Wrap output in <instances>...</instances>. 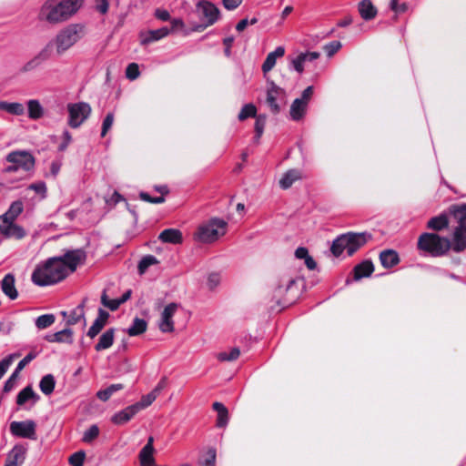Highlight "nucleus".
Returning <instances> with one entry per match:
<instances>
[{
  "label": "nucleus",
  "mask_w": 466,
  "mask_h": 466,
  "mask_svg": "<svg viewBox=\"0 0 466 466\" xmlns=\"http://www.w3.org/2000/svg\"><path fill=\"white\" fill-rule=\"evenodd\" d=\"M85 259L86 253L81 249L69 250L63 256L49 258L35 267L31 279L39 287L56 284L73 273Z\"/></svg>",
  "instance_id": "nucleus-1"
},
{
  "label": "nucleus",
  "mask_w": 466,
  "mask_h": 466,
  "mask_svg": "<svg viewBox=\"0 0 466 466\" xmlns=\"http://www.w3.org/2000/svg\"><path fill=\"white\" fill-rule=\"evenodd\" d=\"M83 4L84 0H46L39 17L52 25L65 22L76 15Z\"/></svg>",
  "instance_id": "nucleus-2"
},
{
  "label": "nucleus",
  "mask_w": 466,
  "mask_h": 466,
  "mask_svg": "<svg viewBox=\"0 0 466 466\" xmlns=\"http://www.w3.org/2000/svg\"><path fill=\"white\" fill-rule=\"evenodd\" d=\"M23 203L14 201L8 210L0 216V232L5 238L21 239L25 236V229L15 223L16 218L23 212Z\"/></svg>",
  "instance_id": "nucleus-3"
},
{
  "label": "nucleus",
  "mask_w": 466,
  "mask_h": 466,
  "mask_svg": "<svg viewBox=\"0 0 466 466\" xmlns=\"http://www.w3.org/2000/svg\"><path fill=\"white\" fill-rule=\"evenodd\" d=\"M370 238L371 236L366 232H348L339 236L333 240L330 250L335 257H339L343 251H346L349 256H352L359 248L364 246Z\"/></svg>",
  "instance_id": "nucleus-4"
},
{
  "label": "nucleus",
  "mask_w": 466,
  "mask_h": 466,
  "mask_svg": "<svg viewBox=\"0 0 466 466\" xmlns=\"http://www.w3.org/2000/svg\"><path fill=\"white\" fill-rule=\"evenodd\" d=\"M418 248L432 257H441L448 253L451 244L448 238L436 233H422L417 243Z\"/></svg>",
  "instance_id": "nucleus-5"
},
{
  "label": "nucleus",
  "mask_w": 466,
  "mask_h": 466,
  "mask_svg": "<svg viewBox=\"0 0 466 466\" xmlns=\"http://www.w3.org/2000/svg\"><path fill=\"white\" fill-rule=\"evenodd\" d=\"M228 223L220 218H211L199 226L197 238L204 243H212L224 236L227 232Z\"/></svg>",
  "instance_id": "nucleus-6"
},
{
  "label": "nucleus",
  "mask_w": 466,
  "mask_h": 466,
  "mask_svg": "<svg viewBox=\"0 0 466 466\" xmlns=\"http://www.w3.org/2000/svg\"><path fill=\"white\" fill-rule=\"evenodd\" d=\"M67 124L72 128L79 127L90 116L91 106L86 102L70 103L67 105Z\"/></svg>",
  "instance_id": "nucleus-7"
},
{
  "label": "nucleus",
  "mask_w": 466,
  "mask_h": 466,
  "mask_svg": "<svg viewBox=\"0 0 466 466\" xmlns=\"http://www.w3.org/2000/svg\"><path fill=\"white\" fill-rule=\"evenodd\" d=\"M6 161L15 164L18 170L25 172L33 171L35 165V157L26 150H15L7 154Z\"/></svg>",
  "instance_id": "nucleus-8"
},
{
  "label": "nucleus",
  "mask_w": 466,
  "mask_h": 466,
  "mask_svg": "<svg viewBox=\"0 0 466 466\" xmlns=\"http://www.w3.org/2000/svg\"><path fill=\"white\" fill-rule=\"evenodd\" d=\"M10 432L16 437L36 440V424L32 420L13 421L10 424Z\"/></svg>",
  "instance_id": "nucleus-9"
},
{
  "label": "nucleus",
  "mask_w": 466,
  "mask_h": 466,
  "mask_svg": "<svg viewBox=\"0 0 466 466\" xmlns=\"http://www.w3.org/2000/svg\"><path fill=\"white\" fill-rule=\"evenodd\" d=\"M80 37L78 31H60L52 43L56 52L61 54L70 48Z\"/></svg>",
  "instance_id": "nucleus-10"
},
{
  "label": "nucleus",
  "mask_w": 466,
  "mask_h": 466,
  "mask_svg": "<svg viewBox=\"0 0 466 466\" xmlns=\"http://www.w3.org/2000/svg\"><path fill=\"white\" fill-rule=\"evenodd\" d=\"M177 308L178 305L177 303H169L164 308L158 323V328L162 332L169 333L174 331L173 317Z\"/></svg>",
  "instance_id": "nucleus-11"
},
{
  "label": "nucleus",
  "mask_w": 466,
  "mask_h": 466,
  "mask_svg": "<svg viewBox=\"0 0 466 466\" xmlns=\"http://www.w3.org/2000/svg\"><path fill=\"white\" fill-rule=\"evenodd\" d=\"M284 94L285 92L282 88L279 87L274 83L270 84V86L267 91L266 102L271 113L278 114L280 111V106L278 104V100L283 98Z\"/></svg>",
  "instance_id": "nucleus-12"
},
{
  "label": "nucleus",
  "mask_w": 466,
  "mask_h": 466,
  "mask_svg": "<svg viewBox=\"0 0 466 466\" xmlns=\"http://www.w3.org/2000/svg\"><path fill=\"white\" fill-rule=\"evenodd\" d=\"M27 447L23 444H17L8 452L4 466H21L25 459Z\"/></svg>",
  "instance_id": "nucleus-13"
},
{
  "label": "nucleus",
  "mask_w": 466,
  "mask_h": 466,
  "mask_svg": "<svg viewBox=\"0 0 466 466\" xmlns=\"http://www.w3.org/2000/svg\"><path fill=\"white\" fill-rule=\"evenodd\" d=\"M213 5V3L207 0H200L196 4L195 15L199 22V25L196 29H198L199 27H208V18L209 17Z\"/></svg>",
  "instance_id": "nucleus-14"
},
{
  "label": "nucleus",
  "mask_w": 466,
  "mask_h": 466,
  "mask_svg": "<svg viewBox=\"0 0 466 466\" xmlns=\"http://www.w3.org/2000/svg\"><path fill=\"white\" fill-rule=\"evenodd\" d=\"M108 318L109 313L103 309H99L97 317L94 320L92 326L89 328L86 335L89 338L94 339L96 335L100 333V331L106 326Z\"/></svg>",
  "instance_id": "nucleus-15"
},
{
  "label": "nucleus",
  "mask_w": 466,
  "mask_h": 466,
  "mask_svg": "<svg viewBox=\"0 0 466 466\" xmlns=\"http://www.w3.org/2000/svg\"><path fill=\"white\" fill-rule=\"evenodd\" d=\"M451 244V248L454 252L461 253L464 251L466 249V228H454Z\"/></svg>",
  "instance_id": "nucleus-16"
},
{
  "label": "nucleus",
  "mask_w": 466,
  "mask_h": 466,
  "mask_svg": "<svg viewBox=\"0 0 466 466\" xmlns=\"http://www.w3.org/2000/svg\"><path fill=\"white\" fill-rule=\"evenodd\" d=\"M1 289L5 296L14 300L17 299L18 292L15 288V279L11 273L6 274L1 280Z\"/></svg>",
  "instance_id": "nucleus-17"
},
{
  "label": "nucleus",
  "mask_w": 466,
  "mask_h": 466,
  "mask_svg": "<svg viewBox=\"0 0 466 466\" xmlns=\"http://www.w3.org/2000/svg\"><path fill=\"white\" fill-rule=\"evenodd\" d=\"M138 411V406L133 404L114 414L111 420L113 423L117 425L125 424L129 421Z\"/></svg>",
  "instance_id": "nucleus-18"
},
{
  "label": "nucleus",
  "mask_w": 466,
  "mask_h": 466,
  "mask_svg": "<svg viewBox=\"0 0 466 466\" xmlns=\"http://www.w3.org/2000/svg\"><path fill=\"white\" fill-rule=\"evenodd\" d=\"M154 438L150 436L147 440V443L142 448V450L139 452V461L141 466H153L155 460H154Z\"/></svg>",
  "instance_id": "nucleus-19"
},
{
  "label": "nucleus",
  "mask_w": 466,
  "mask_h": 466,
  "mask_svg": "<svg viewBox=\"0 0 466 466\" xmlns=\"http://www.w3.org/2000/svg\"><path fill=\"white\" fill-rule=\"evenodd\" d=\"M358 12L362 19L370 21L376 17L378 9L370 0H361L358 4Z\"/></svg>",
  "instance_id": "nucleus-20"
},
{
  "label": "nucleus",
  "mask_w": 466,
  "mask_h": 466,
  "mask_svg": "<svg viewBox=\"0 0 466 466\" xmlns=\"http://www.w3.org/2000/svg\"><path fill=\"white\" fill-rule=\"evenodd\" d=\"M86 299H85L81 304H79L77 307L73 309L68 316L66 311H62L61 314L66 319V324L71 326L78 323L81 319H85V304H86ZM84 323L86 324V320H84Z\"/></svg>",
  "instance_id": "nucleus-21"
},
{
  "label": "nucleus",
  "mask_w": 466,
  "mask_h": 466,
  "mask_svg": "<svg viewBox=\"0 0 466 466\" xmlns=\"http://www.w3.org/2000/svg\"><path fill=\"white\" fill-rule=\"evenodd\" d=\"M45 339L51 343L56 342L72 344L73 330L71 329H64L63 330L46 335Z\"/></svg>",
  "instance_id": "nucleus-22"
},
{
  "label": "nucleus",
  "mask_w": 466,
  "mask_h": 466,
  "mask_svg": "<svg viewBox=\"0 0 466 466\" xmlns=\"http://www.w3.org/2000/svg\"><path fill=\"white\" fill-rule=\"evenodd\" d=\"M294 284L295 279L292 278L283 277L279 279V282L274 291V298L279 304L280 303V299L291 289Z\"/></svg>",
  "instance_id": "nucleus-23"
},
{
  "label": "nucleus",
  "mask_w": 466,
  "mask_h": 466,
  "mask_svg": "<svg viewBox=\"0 0 466 466\" xmlns=\"http://www.w3.org/2000/svg\"><path fill=\"white\" fill-rule=\"evenodd\" d=\"M285 55V48L278 46L273 52L268 54L263 65L262 71L266 74L269 72L276 65L277 58L282 57Z\"/></svg>",
  "instance_id": "nucleus-24"
},
{
  "label": "nucleus",
  "mask_w": 466,
  "mask_h": 466,
  "mask_svg": "<svg viewBox=\"0 0 466 466\" xmlns=\"http://www.w3.org/2000/svg\"><path fill=\"white\" fill-rule=\"evenodd\" d=\"M451 213L457 224L455 228H466V204L453 206Z\"/></svg>",
  "instance_id": "nucleus-25"
},
{
  "label": "nucleus",
  "mask_w": 466,
  "mask_h": 466,
  "mask_svg": "<svg viewBox=\"0 0 466 466\" xmlns=\"http://www.w3.org/2000/svg\"><path fill=\"white\" fill-rule=\"evenodd\" d=\"M302 178V173L299 169L288 170L279 180V186L282 189L289 188L293 183Z\"/></svg>",
  "instance_id": "nucleus-26"
},
{
  "label": "nucleus",
  "mask_w": 466,
  "mask_h": 466,
  "mask_svg": "<svg viewBox=\"0 0 466 466\" xmlns=\"http://www.w3.org/2000/svg\"><path fill=\"white\" fill-rule=\"evenodd\" d=\"M158 238L164 243L179 244L182 242V233L176 228H167L163 230Z\"/></svg>",
  "instance_id": "nucleus-27"
},
{
  "label": "nucleus",
  "mask_w": 466,
  "mask_h": 466,
  "mask_svg": "<svg viewBox=\"0 0 466 466\" xmlns=\"http://www.w3.org/2000/svg\"><path fill=\"white\" fill-rule=\"evenodd\" d=\"M380 260L384 268H390L399 263L400 258L395 250L386 249L380 252Z\"/></svg>",
  "instance_id": "nucleus-28"
},
{
  "label": "nucleus",
  "mask_w": 466,
  "mask_h": 466,
  "mask_svg": "<svg viewBox=\"0 0 466 466\" xmlns=\"http://www.w3.org/2000/svg\"><path fill=\"white\" fill-rule=\"evenodd\" d=\"M308 105L299 99H295L289 110V115L292 120L299 121L302 119L307 112Z\"/></svg>",
  "instance_id": "nucleus-29"
},
{
  "label": "nucleus",
  "mask_w": 466,
  "mask_h": 466,
  "mask_svg": "<svg viewBox=\"0 0 466 466\" xmlns=\"http://www.w3.org/2000/svg\"><path fill=\"white\" fill-rule=\"evenodd\" d=\"M115 339V329H108L99 338L98 342L95 346L96 351H101L110 348Z\"/></svg>",
  "instance_id": "nucleus-30"
},
{
  "label": "nucleus",
  "mask_w": 466,
  "mask_h": 466,
  "mask_svg": "<svg viewBox=\"0 0 466 466\" xmlns=\"http://www.w3.org/2000/svg\"><path fill=\"white\" fill-rule=\"evenodd\" d=\"M374 270V267L371 261L365 260L354 268V279L360 280L362 278H366L371 275Z\"/></svg>",
  "instance_id": "nucleus-31"
},
{
  "label": "nucleus",
  "mask_w": 466,
  "mask_h": 466,
  "mask_svg": "<svg viewBox=\"0 0 466 466\" xmlns=\"http://www.w3.org/2000/svg\"><path fill=\"white\" fill-rule=\"evenodd\" d=\"M28 117L32 120L40 119L45 113L44 107L37 99H30L27 101Z\"/></svg>",
  "instance_id": "nucleus-32"
},
{
  "label": "nucleus",
  "mask_w": 466,
  "mask_h": 466,
  "mask_svg": "<svg viewBox=\"0 0 466 466\" xmlns=\"http://www.w3.org/2000/svg\"><path fill=\"white\" fill-rule=\"evenodd\" d=\"M39 400V396L35 394L33 388L31 386H26L24 388L16 397L17 405H24L28 400H33V404H35Z\"/></svg>",
  "instance_id": "nucleus-33"
},
{
  "label": "nucleus",
  "mask_w": 466,
  "mask_h": 466,
  "mask_svg": "<svg viewBox=\"0 0 466 466\" xmlns=\"http://www.w3.org/2000/svg\"><path fill=\"white\" fill-rule=\"evenodd\" d=\"M168 32L169 31H142L139 39L142 45H147L167 36Z\"/></svg>",
  "instance_id": "nucleus-34"
},
{
  "label": "nucleus",
  "mask_w": 466,
  "mask_h": 466,
  "mask_svg": "<svg viewBox=\"0 0 466 466\" xmlns=\"http://www.w3.org/2000/svg\"><path fill=\"white\" fill-rule=\"evenodd\" d=\"M212 407L218 413L217 426L219 428L225 427L228 422V409L221 402H214Z\"/></svg>",
  "instance_id": "nucleus-35"
},
{
  "label": "nucleus",
  "mask_w": 466,
  "mask_h": 466,
  "mask_svg": "<svg viewBox=\"0 0 466 466\" xmlns=\"http://www.w3.org/2000/svg\"><path fill=\"white\" fill-rule=\"evenodd\" d=\"M147 323L145 319L136 318L131 326L127 329V332L131 337L138 336L143 334L147 330Z\"/></svg>",
  "instance_id": "nucleus-36"
},
{
  "label": "nucleus",
  "mask_w": 466,
  "mask_h": 466,
  "mask_svg": "<svg viewBox=\"0 0 466 466\" xmlns=\"http://www.w3.org/2000/svg\"><path fill=\"white\" fill-rule=\"evenodd\" d=\"M55 386L56 380L52 374L45 375L39 382V388L41 391L46 396L53 393Z\"/></svg>",
  "instance_id": "nucleus-37"
},
{
  "label": "nucleus",
  "mask_w": 466,
  "mask_h": 466,
  "mask_svg": "<svg viewBox=\"0 0 466 466\" xmlns=\"http://www.w3.org/2000/svg\"><path fill=\"white\" fill-rule=\"evenodd\" d=\"M0 109L6 111L14 116H22L25 113V107L18 102H0Z\"/></svg>",
  "instance_id": "nucleus-38"
},
{
  "label": "nucleus",
  "mask_w": 466,
  "mask_h": 466,
  "mask_svg": "<svg viewBox=\"0 0 466 466\" xmlns=\"http://www.w3.org/2000/svg\"><path fill=\"white\" fill-rule=\"evenodd\" d=\"M448 225L449 221L445 215L431 218L427 223V227L429 228L436 231H440L441 229L446 228Z\"/></svg>",
  "instance_id": "nucleus-39"
},
{
  "label": "nucleus",
  "mask_w": 466,
  "mask_h": 466,
  "mask_svg": "<svg viewBox=\"0 0 466 466\" xmlns=\"http://www.w3.org/2000/svg\"><path fill=\"white\" fill-rule=\"evenodd\" d=\"M124 389V385L121 383L112 384L105 390H100L96 392V397L102 400L106 401L116 391Z\"/></svg>",
  "instance_id": "nucleus-40"
},
{
  "label": "nucleus",
  "mask_w": 466,
  "mask_h": 466,
  "mask_svg": "<svg viewBox=\"0 0 466 466\" xmlns=\"http://www.w3.org/2000/svg\"><path fill=\"white\" fill-rule=\"evenodd\" d=\"M157 189L159 192H161L162 195L167 194L168 192L166 187H157ZM139 197L142 200L154 204H159L165 201V198L163 196L153 198L147 192H141L139 194Z\"/></svg>",
  "instance_id": "nucleus-41"
},
{
  "label": "nucleus",
  "mask_w": 466,
  "mask_h": 466,
  "mask_svg": "<svg viewBox=\"0 0 466 466\" xmlns=\"http://www.w3.org/2000/svg\"><path fill=\"white\" fill-rule=\"evenodd\" d=\"M56 318L54 314H44L35 319V326L39 329H46L55 323Z\"/></svg>",
  "instance_id": "nucleus-42"
},
{
  "label": "nucleus",
  "mask_w": 466,
  "mask_h": 466,
  "mask_svg": "<svg viewBox=\"0 0 466 466\" xmlns=\"http://www.w3.org/2000/svg\"><path fill=\"white\" fill-rule=\"evenodd\" d=\"M240 355V350L238 348H232L228 352L222 351L217 354V359L219 361H233L236 360Z\"/></svg>",
  "instance_id": "nucleus-43"
},
{
  "label": "nucleus",
  "mask_w": 466,
  "mask_h": 466,
  "mask_svg": "<svg viewBox=\"0 0 466 466\" xmlns=\"http://www.w3.org/2000/svg\"><path fill=\"white\" fill-rule=\"evenodd\" d=\"M157 263V259L153 255H147L145 256L138 263L137 269L139 274H144L147 269Z\"/></svg>",
  "instance_id": "nucleus-44"
},
{
  "label": "nucleus",
  "mask_w": 466,
  "mask_h": 466,
  "mask_svg": "<svg viewBox=\"0 0 466 466\" xmlns=\"http://www.w3.org/2000/svg\"><path fill=\"white\" fill-rule=\"evenodd\" d=\"M99 428L97 425L90 426L83 434L82 441L85 443H91L94 440H96L99 435Z\"/></svg>",
  "instance_id": "nucleus-45"
},
{
  "label": "nucleus",
  "mask_w": 466,
  "mask_h": 466,
  "mask_svg": "<svg viewBox=\"0 0 466 466\" xmlns=\"http://www.w3.org/2000/svg\"><path fill=\"white\" fill-rule=\"evenodd\" d=\"M256 114H257L256 106L253 104H247L241 108L238 117L240 121H243V120L247 119L248 117L256 116Z\"/></svg>",
  "instance_id": "nucleus-46"
},
{
  "label": "nucleus",
  "mask_w": 466,
  "mask_h": 466,
  "mask_svg": "<svg viewBox=\"0 0 466 466\" xmlns=\"http://www.w3.org/2000/svg\"><path fill=\"white\" fill-rule=\"evenodd\" d=\"M157 394L152 390L148 394L142 397L141 400L137 403H135L136 406H138V410L145 409L151 405L153 401L157 398Z\"/></svg>",
  "instance_id": "nucleus-47"
},
{
  "label": "nucleus",
  "mask_w": 466,
  "mask_h": 466,
  "mask_svg": "<svg viewBox=\"0 0 466 466\" xmlns=\"http://www.w3.org/2000/svg\"><path fill=\"white\" fill-rule=\"evenodd\" d=\"M28 189L33 190L36 194L40 195L42 199L46 198L47 187L46 184L44 181H38L29 185Z\"/></svg>",
  "instance_id": "nucleus-48"
},
{
  "label": "nucleus",
  "mask_w": 466,
  "mask_h": 466,
  "mask_svg": "<svg viewBox=\"0 0 466 466\" xmlns=\"http://www.w3.org/2000/svg\"><path fill=\"white\" fill-rule=\"evenodd\" d=\"M101 303L112 311L116 310L121 305L118 299H109L106 291L102 293Z\"/></svg>",
  "instance_id": "nucleus-49"
},
{
  "label": "nucleus",
  "mask_w": 466,
  "mask_h": 466,
  "mask_svg": "<svg viewBox=\"0 0 466 466\" xmlns=\"http://www.w3.org/2000/svg\"><path fill=\"white\" fill-rule=\"evenodd\" d=\"M16 357L17 355L15 354H10L0 361V380L3 378Z\"/></svg>",
  "instance_id": "nucleus-50"
},
{
  "label": "nucleus",
  "mask_w": 466,
  "mask_h": 466,
  "mask_svg": "<svg viewBox=\"0 0 466 466\" xmlns=\"http://www.w3.org/2000/svg\"><path fill=\"white\" fill-rule=\"evenodd\" d=\"M140 75L139 67L137 63H130L126 68V76L129 80L137 79Z\"/></svg>",
  "instance_id": "nucleus-51"
},
{
  "label": "nucleus",
  "mask_w": 466,
  "mask_h": 466,
  "mask_svg": "<svg viewBox=\"0 0 466 466\" xmlns=\"http://www.w3.org/2000/svg\"><path fill=\"white\" fill-rule=\"evenodd\" d=\"M114 119H115V116H114V113H112V112H109L106 116V117L103 121V124H102L101 137H105L106 135V133L109 131V129L112 127Z\"/></svg>",
  "instance_id": "nucleus-52"
},
{
  "label": "nucleus",
  "mask_w": 466,
  "mask_h": 466,
  "mask_svg": "<svg viewBox=\"0 0 466 466\" xmlns=\"http://www.w3.org/2000/svg\"><path fill=\"white\" fill-rule=\"evenodd\" d=\"M35 358V354L34 353H29L27 354L23 360H21L17 366H16V369L14 371V373L12 374V377H16L17 374L30 362L32 361Z\"/></svg>",
  "instance_id": "nucleus-53"
},
{
  "label": "nucleus",
  "mask_w": 466,
  "mask_h": 466,
  "mask_svg": "<svg viewBox=\"0 0 466 466\" xmlns=\"http://www.w3.org/2000/svg\"><path fill=\"white\" fill-rule=\"evenodd\" d=\"M54 46L53 43L50 42L46 45V46L42 49L35 57L38 59V61L42 64L44 61L47 60L51 56V50Z\"/></svg>",
  "instance_id": "nucleus-54"
},
{
  "label": "nucleus",
  "mask_w": 466,
  "mask_h": 466,
  "mask_svg": "<svg viewBox=\"0 0 466 466\" xmlns=\"http://www.w3.org/2000/svg\"><path fill=\"white\" fill-rule=\"evenodd\" d=\"M85 457L86 455L84 451L75 452L69 457V463L72 466H83Z\"/></svg>",
  "instance_id": "nucleus-55"
},
{
  "label": "nucleus",
  "mask_w": 466,
  "mask_h": 466,
  "mask_svg": "<svg viewBox=\"0 0 466 466\" xmlns=\"http://www.w3.org/2000/svg\"><path fill=\"white\" fill-rule=\"evenodd\" d=\"M265 124H266V116H265L259 115L258 116H257L256 122H255V132H256V137L258 138H259L261 137V135L263 134Z\"/></svg>",
  "instance_id": "nucleus-56"
},
{
  "label": "nucleus",
  "mask_w": 466,
  "mask_h": 466,
  "mask_svg": "<svg viewBox=\"0 0 466 466\" xmlns=\"http://www.w3.org/2000/svg\"><path fill=\"white\" fill-rule=\"evenodd\" d=\"M341 47V44L339 41H332L326 46H324V50L327 53L329 57H331L335 53H337Z\"/></svg>",
  "instance_id": "nucleus-57"
},
{
  "label": "nucleus",
  "mask_w": 466,
  "mask_h": 466,
  "mask_svg": "<svg viewBox=\"0 0 466 466\" xmlns=\"http://www.w3.org/2000/svg\"><path fill=\"white\" fill-rule=\"evenodd\" d=\"M219 17H220V11L215 5H213L209 17L208 18V26L213 25L219 19Z\"/></svg>",
  "instance_id": "nucleus-58"
},
{
  "label": "nucleus",
  "mask_w": 466,
  "mask_h": 466,
  "mask_svg": "<svg viewBox=\"0 0 466 466\" xmlns=\"http://www.w3.org/2000/svg\"><path fill=\"white\" fill-rule=\"evenodd\" d=\"M304 56H302L301 54L292 60L293 67L298 73H302L304 71Z\"/></svg>",
  "instance_id": "nucleus-59"
},
{
  "label": "nucleus",
  "mask_w": 466,
  "mask_h": 466,
  "mask_svg": "<svg viewBox=\"0 0 466 466\" xmlns=\"http://www.w3.org/2000/svg\"><path fill=\"white\" fill-rule=\"evenodd\" d=\"M41 65V63L38 61V59L35 56L34 58H32L30 61H28L27 63H25L21 71L22 72H29V71H32L35 68H37L39 66Z\"/></svg>",
  "instance_id": "nucleus-60"
},
{
  "label": "nucleus",
  "mask_w": 466,
  "mask_h": 466,
  "mask_svg": "<svg viewBox=\"0 0 466 466\" xmlns=\"http://www.w3.org/2000/svg\"><path fill=\"white\" fill-rule=\"evenodd\" d=\"M72 141V137L67 130L63 132V142L59 145V151H65Z\"/></svg>",
  "instance_id": "nucleus-61"
},
{
  "label": "nucleus",
  "mask_w": 466,
  "mask_h": 466,
  "mask_svg": "<svg viewBox=\"0 0 466 466\" xmlns=\"http://www.w3.org/2000/svg\"><path fill=\"white\" fill-rule=\"evenodd\" d=\"M313 95V87L312 86H308L303 92H302V95L300 97H299L298 99L302 101V102H305L307 105L309 104L311 96Z\"/></svg>",
  "instance_id": "nucleus-62"
},
{
  "label": "nucleus",
  "mask_w": 466,
  "mask_h": 466,
  "mask_svg": "<svg viewBox=\"0 0 466 466\" xmlns=\"http://www.w3.org/2000/svg\"><path fill=\"white\" fill-rule=\"evenodd\" d=\"M219 281H220L219 275L217 273H212L208 276V285L209 289H212L218 285Z\"/></svg>",
  "instance_id": "nucleus-63"
},
{
  "label": "nucleus",
  "mask_w": 466,
  "mask_h": 466,
  "mask_svg": "<svg viewBox=\"0 0 466 466\" xmlns=\"http://www.w3.org/2000/svg\"><path fill=\"white\" fill-rule=\"evenodd\" d=\"M155 16L161 21H167L170 19V14L167 10L157 8L155 11Z\"/></svg>",
  "instance_id": "nucleus-64"
}]
</instances>
